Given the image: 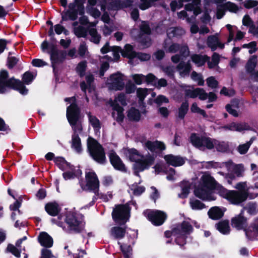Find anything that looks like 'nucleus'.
Listing matches in <instances>:
<instances>
[{"mask_svg": "<svg viewBox=\"0 0 258 258\" xmlns=\"http://www.w3.org/2000/svg\"><path fill=\"white\" fill-rule=\"evenodd\" d=\"M243 48L249 49V53H253L256 51V43L254 41L251 42L248 44H244L242 46Z\"/></svg>", "mask_w": 258, "mask_h": 258, "instance_id": "52", "label": "nucleus"}, {"mask_svg": "<svg viewBox=\"0 0 258 258\" xmlns=\"http://www.w3.org/2000/svg\"><path fill=\"white\" fill-rule=\"evenodd\" d=\"M74 33L78 37H84L86 36V31L83 26H78L74 28Z\"/></svg>", "mask_w": 258, "mask_h": 258, "instance_id": "49", "label": "nucleus"}, {"mask_svg": "<svg viewBox=\"0 0 258 258\" xmlns=\"http://www.w3.org/2000/svg\"><path fill=\"white\" fill-rule=\"evenodd\" d=\"M189 205L194 210H200L205 208V205L203 203L195 198L189 199Z\"/></svg>", "mask_w": 258, "mask_h": 258, "instance_id": "37", "label": "nucleus"}, {"mask_svg": "<svg viewBox=\"0 0 258 258\" xmlns=\"http://www.w3.org/2000/svg\"><path fill=\"white\" fill-rule=\"evenodd\" d=\"M127 117L130 120L138 121L140 119L141 114L138 110L131 108L128 111Z\"/></svg>", "mask_w": 258, "mask_h": 258, "instance_id": "40", "label": "nucleus"}, {"mask_svg": "<svg viewBox=\"0 0 258 258\" xmlns=\"http://www.w3.org/2000/svg\"><path fill=\"white\" fill-rule=\"evenodd\" d=\"M77 18V15L74 13L67 12L62 15V20L66 21L68 19L74 20Z\"/></svg>", "mask_w": 258, "mask_h": 258, "instance_id": "63", "label": "nucleus"}, {"mask_svg": "<svg viewBox=\"0 0 258 258\" xmlns=\"http://www.w3.org/2000/svg\"><path fill=\"white\" fill-rule=\"evenodd\" d=\"M192 230L191 226L187 222H183L182 224L174 229L171 232L166 231L165 234L169 237L171 235L176 237V242L179 245H183L185 243V236L189 234Z\"/></svg>", "mask_w": 258, "mask_h": 258, "instance_id": "8", "label": "nucleus"}, {"mask_svg": "<svg viewBox=\"0 0 258 258\" xmlns=\"http://www.w3.org/2000/svg\"><path fill=\"white\" fill-rule=\"evenodd\" d=\"M65 101L69 102L71 105L67 110V117L74 132V134L80 133L82 130L80 110L76 103L74 97L67 98Z\"/></svg>", "mask_w": 258, "mask_h": 258, "instance_id": "2", "label": "nucleus"}, {"mask_svg": "<svg viewBox=\"0 0 258 258\" xmlns=\"http://www.w3.org/2000/svg\"><path fill=\"white\" fill-rule=\"evenodd\" d=\"M66 55V52L63 51H59L57 50L54 49L52 51L50 54V58L52 61L58 62L62 61Z\"/></svg>", "mask_w": 258, "mask_h": 258, "instance_id": "30", "label": "nucleus"}, {"mask_svg": "<svg viewBox=\"0 0 258 258\" xmlns=\"http://www.w3.org/2000/svg\"><path fill=\"white\" fill-rule=\"evenodd\" d=\"M164 159L167 163L173 166H181L184 163L182 158L171 154L165 156Z\"/></svg>", "mask_w": 258, "mask_h": 258, "instance_id": "23", "label": "nucleus"}, {"mask_svg": "<svg viewBox=\"0 0 258 258\" xmlns=\"http://www.w3.org/2000/svg\"><path fill=\"white\" fill-rule=\"evenodd\" d=\"M235 187L239 191L230 190L227 200L231 204L237 205L246 200L248 188L245 182L238 183Z\"/></svg>", "mask_w": 258, "mask_h": 258, "instance_id": "7", "label": "nucleus"}, {"mask_svg": "<svg viewBox=\"0 0 258 258\" xmlns=\"http://www.w3.org/2000/svg\"><path fill=\"white\" fill-rule=\"evenodd\" d=\"M145 216L156 226L162 225L166 218V214L161 211L147 210L144 212Z\"/></svg>", "mask_w": 258, "mask_h": 258, "instance_id": "14", "label": "nucleus"}, {"mask_svg": "<svg viewBox=\"0 0 258 258\" xmlns=\"http://www.w3.org/2000/svg\"><path fill=\"white\" fill-rule=\"evenodd\" d=\"M9 88H13L22 95L28 93V90L19 80L14 78L8 79L7 71L2 70L0 72V93H4Z\"/></svg>", "mask_w": 258, "mask_h": 258, "instance_id": "3", "label": "nucleus"}, {"mask_svg": "<svg viewBox=\"0 0 258 258\" xmlns=\"http://www.w3.org/2000/svg\"><path fill=\"white\" fill-rule=\"evenodd\" d=\"M200 4V0H194L191 3L185 6V10L188 11H193L194 15L197 16L201 12L199 7Z\"/></svg>", "mask_w": 258, "mask_h": 258, "instance_id": "27", "label": "nucleus"}, {"mask_svg": "<svg viewBox=\"0 0 258 258\" xmlns=\"http://www.w3.org/2000/svg\"><path fill=\"white\" fill-rule=\"evenodd\" d=\"M137 96L141 101H143L148 94L147 89L139 88L137 91Z\"/></svg>", "mask_w": 258, "mask_h": 258, "instance_id": "57", "label": "nucleus"}, {"mask_svg": "<svg viewBox=\"0 0 258 258\" xmlns=\"http://www.w3.org/2000/svg\"><path fill=\"white\" fill-rule=\"evenodd\" d=\"M176 69L173 66H169L163 69V71L169 76H173Z\"/></svg>", "mask_w": 258, "mask_h": 258, "instance_id": "62", "label": "nucleus"}, {"mask_svg": "<svg viewBox=\"0 0 258 258\" xmlns=\"http://www.w3.org/2000/svg\"><path fill=\"white\" fill-rule=\"evenodd\" d=\"M207 84L211 88H216L218 85V81L213 77H210L207 79Z\"/></svg>", "mask_w": 258, "mask_h": 258, "instance_id": "60", "label": "nucleus"}, {"mask_svg": "<svg viewBox=\"0 0 258 258\" xmlns=\"http://www.w3.org/2000/svg\"><path fill=\"white\" fill-rule=\"evenodd\" d=\"M217 229L222 233L226 234L230 232V227L227 221H221L217 224Z\"/></svg>", "mask_w": 258, "mask_h": 258, "instance_id": "38", "label": "nucleus"}, {"mask_svg": "<svg viewBox=\"0 0 258 258\" xmlns=\"http://www.w3.org/2000/svg\"><path fill=\"white\" fill-rule=\"evenodd\" d=\"M38 240L40 244L44 247L49 248L53 245L52 238L45 232L40 233L38 236Z\"/></svg>", "mask_w": 258, "mask_h": 258, "instance_id": "22", "label": "nucleus"}, {"mask_svg": "<svg viewBox=\"0 0 258 258\" xmlns=\"http://www.w3.org/2000/svg\"><path fill=\"white\" fill-rule=\"evenodd\" d=\"M87 64L86 61H82L80 62L76 68L77 72L80 75L83 76L85 71Z\"/></svg>", "mask_w": 258, "mask_h": 258, "instance_id": "54", "label": "nucleus"}, {"mask_svg": "<svg viewBox=\"0 0 258 258\" xmlns=\"http://www.w3.org/2000/svg\"><path fill=\"white\" fill-rule=\"evenodd\" d=\"M215 188L217 193L227 200L230 190H228L218 184L208 173H205L201 178L200 182L194 190L195 196L206 201H214L216 197L212 194V190Z\"/></svg>", "mask_w": 258, "mask_h": 258, "instance_id": "1", "label": "nucleus"}, {"mask_svg": "<svg viewBox=\"0 0 258 258\" xmlns=\"http://www.w3.org/2000/svg\"><path fill=\"white\" fill-rule=\"evenodd\" d=\"M131 77L137 85H141L145 81V76L142 74H134Z\"/></svg>", "mask_w": 258, "mask_h": 258, "instance_id": "50", "label": "nucleus"}, {"mask_svg": "<svg viewBox=\"0 0 258 258\" xmlns=\"http://www.w3.org/2000/svg\"><path fill=\"white\" fill-rule=\"evenodd\" d=\"M109 104L113 109L112 116L118 122L122 121L124 118L123 108L120 106L127 105L125 96L123 93L116 95L114 100H110Z\"/></svg>", "mask_w": 258, "mask_h": 258, "instance_id": "6", "label": "nucleus"}, {"mask_svg": "<svg viewBox=\"0 0 258 258\" xmlns=\"http://www.w3.org/2000/svg\"><path fill=\"white\" fill-rule=\"evenodd\" d=\"M191 59L198 67L203 66L206 61L209 59V57L207 55H201L198 54H194L191 56Z\"/></svg>", "mask_w": 258, "mask_h": 258, "instance_id": "31", "label": "nucleus"}, {"mask_svg": "<svg viewBox=\"0 0 258 258\" xmlns=\"http://www.w3.org/2000/svg\"><path fill=\"white\" fill-rule=\"evenodd\" d=\"M89 34L91 36L90 41L95 44H98L100 42L101 36L97 33L96 29L91 28L89 30Z\"/></svg>", "mask_w": 258, "mask_h": 258, "instance_id": "41", "label": "nucleus"}, {"mask_svg": "<svg viewBox=\"0 0 258 258\" xmlns=\"http://www.w3.org/2000/svg\"><path fill=\"white\" fill-rule=\"evenodd\" d=\"M66 222L70 230L74 231H80L84 226L82 220L72 214L67 215Z\"/></svg>", "mask_w": 258, "mask_h": 258, "instance_id": "15", "label": "nucleus"}, {"mask_svg": "<svg viewBox=\"0 0 258 258\" xmlns=\"http://www.w3.org/2000/svg\"><path fill=\"white\" fill-rule=\"evenodd\" d=\"M224 214V211L218 207L212 208L208 212L209 217L214 220L221 218Z\"/></svg>", "mask_w": 258, "mask_h": 258, "instance_id": "29", "label": "nucleus"}, {"mask_svg": "<svg viewBox=\"0 0 258 258\" xmlns=\"http://www.w3.org/2000/svg\"><path fill=\"white\" fill-rule=\"evenodd\" d=\"M214 147L217 151L220 152H226L229 150V145L228 143L225 142H220L216 140Z\"/></svg>", "mask_w": 258, "mask_h": 258, "instance_id": "36", "label": "nucleus"}, {"mask_svg": "<svg viewBox=\"0 0 258 258\" xmlns=\"http://www.w3.org/2000/svg\"><path fill=\"white\" fill-rule=\"evenodd\" d=\"M190 110L192 112L199 113L203 116H206L205 111L200 108L196 103H194L190 107Z\"/></svg>", "mask_w": 258, "mask_h": 258, "instance_id": "55", "label": "nucleus"}, {"mask_svg": "<svg viewBox=\"0 0 258 258\" xmlns=\"http://www.w3.org/2000/svg\"><path fill=\"white\" fill-rule=\"evenodd\" d=\"M253 139L251 138L250 141L245 144L239 145L237 147V150L240 154H245L249 149L250 145L252 143Z\"/></svg>", "mask_w": 258, "mask_h": 258, "instance_id": "42", "label": "nucleus"}, {"mask_svg": "<svg viewBox=\"0 0 258 258\" xmlns=\"http://www.w3.org/2000/svg\"><path fill=\"white\" fill-rule=\"evenodd\" d=\"M144 146L152 153H157L158 151L165 149L164 144L159 141L151 142L148 141L144 143Z\"/></svg>", "mask_w": 258, "mask_h": 258, "instance_id": "17", "label": "nucleus"}, {"mask_svg": "<svg viewBox=\"0 0 258 258\" xmlns=\"http://www.w3.org/2000/svg\"><path fill=\"white\" fill-rule=\"evenodd\" d=\"M45 210L48 214L53 216L56 215L59 211L58 205L55 203L47 204L45 206Z\"/></svg>", "mask_w": 258, "mask_h": 258, "instance_id": "33", "label": "nucleus"}, {"mask_svg": "<svg viewBox=\"0 0 258 258\" xmlns=\"http://www.w3.org/2000/svg\"><path fill=\"white\" fill-rule=\"evenodd\" d=\"M185 33V31L181 28H170L168 29L167 34L169 38L177 37L183 35Z\"/></svg>", "mask_w": 258, "mask_h": 258, "instance_id": "34", "label": "nucleus"}, {"mask_svg": "<svg viewBox=\"0 0 258 258\" xmlns=\"http://www.w3.org/2000/svg\"><path fill=\"white\" fill-rule=\"evenodd\" d=\"M258 61L257 57L255 55L251 56L245 66L246 72L250 75L252 74L254 71V69Z\"/></svg>", "mask_w": 258, "mask_h": 258, "instance_id": "25", "label": "nucleus"}, {"mask_svg": "<svg viewBox=\"0 0 258 258\" xmlns=\"http://www.w3.org/2000/svg\"><path fill=\"white\" fill-rule=\"evenodd\" d=\"M54 161L58 167L62 170L71 169L70 165L62 157H56L54 159Z\"/></svg>", "mask_w": 258, "mask_h": 258, "instance_id": "35", "label": "nucleus"}, {"mask_svg": "<svg viewBox=\"0 0 258 258\" xmlns=\"http://www.w3.org/2000/svg\"><path fill=\"white\" fill-rule=\"evenodd\" d=\"M220 56L218 53L214 52L212 56V59L210 61V59L207 61L208 62V67L210 69H213L218 66L220 61Z\"/></svg>", "mask_w": 258, "mask_h": 258, "instance_id": "39", "label": "nucleus"}, {"mask_svg": "<svg viewBox=\"0 0 258 258\" xmlns=\"http://www.w3.org/2000/svg\"><path fill=\"white\" fill-rule=\"evenodd\" d=\"M112 218L117 223H124L129 219V209L127 205L116 206L112 212Z\"/></svg>", "mask_w": 258, "mask_h": 258, "instance_id": "13", "label": "nucleus"}, {"mask_svg": "<svg viewBox=\"0 0 258 258\" xmlns=\"http://www.w3.org/2000/svg\"><path fill=\"white\" fill-rule=\"evenodd\" d=\"M126 77L122 74L117 73L111 75L106 82L109 90H122L125 86Z\"/></svg>", "mask_w": 258, "mask_h": 258, "instance_id": "12", "label": "nucleus"}, {"mask_svg": "<svg viewBox=\"0 0 258 258\" xmlns=\"http://www.w3.org/2000/svg\"><path fill=\"white\" fill-rule=\"evenodd\" d=\"M188 109V103L187 101L183 102L179 108L178 117L181 119L183 118Z\"/></svg>", "mask_w": 258, "mask_h": 258, "instance_id": "44", "label": "nucleus"}, {"mask_svg": "<svg viewBox=\"0 0 258 258\" xmlns=\"http://www.w3.org/2000/svg\"><path fill=\"white\" fill-rule=\"evenodd\" d=\"M207 44L212 51H215L218 48L223 49L225 47V43L221 41L217 34L209 36Z\"/></svg>", "mask_w": 258, "mask_h": 258, "instance_id": "16", "label": "nucleus"}, {"mask_svg": "<svg viewBox=\"0 0 258 258\" xmlns=\"http://www.w3.org/2000/svg\"><path fill=\"white\" fill-rule=\"evenodd\" d=\"M72 147L78 153H80L82 151L81 139L78 134H74L72 135Z\"/></svg>", "mask_w": 258, "mask_h": 258, "instance_id": "32", "label": "nucleus"}, {"mask_svg": "<svg viewBox=\"0 0 258 258\" xmlns=\"http://www.w3.org/2000/svg\"><path fill=\"white\" fill-rule=\"evenodd\" d=\"M87 147L90 155L95 161L100 163H103L105 161L104 150L95 140L89 137L87 140Z\"/></svg>", "mask_w": 258, "mask_h": 258, "instance_id": "9", "label": "nucleus"}, {"mask_svg": "<svg viewBox=\"0 0 258 258\" xmlns=\"http://www.w3.org/2000/svg\"><path fill=\"white\" fill-rule=\"evenodd\" d=\"M121 49L118 46H113L111 47V51L112 52V55L113 56V58L111 57H109L108 58V60H113L116 61L120 57L119 52L121 53Z\"/></svg>", "mask_w": 258, "mask_h": 258, "instance_id": "45", "label": "nucleus"}, {"mask_svg": "<svg viewBox=\"0 0 258 258\" xmlns=\"http://www.w3.org/2000/svg\"><path fill=\"white\" fill-rule=\"evenodd\" d=\"M71 170V171H67V172H64L63 173V178L66 179V180H68V179H72V178H73L74 177L77 176L78 175H79V174H81V171L80 170H77V171H76V172H74L73 171V169L72 168V170L70 169Z\"/></svg>", "mask_w": 258, "mask_h": 258, "instance_id": "48", "label": "nucleus"}, {"mask_svg": "<svg viewBox=\"0 0 258 258\" xmlns=\"http://www.w3.org/2000/svg\"><path fill=\"white\" fill-rule=\"evenodd\" d=\"M191 79L196 81L200 86H203L204 84V81L202 76L200 74H198L196 72H193L191 75Z\"/></svg>", "mask_w": 258, "mask_h": 258, "instance_id": "47", "label": "nucleus"}, {"mask_svg": "<svg viewBox=\"0 0 258 258\" xmlns=\"http://www.w3.org/2000/svg\"><path fill=\"white\" fill-rule=\"evenodd\" d=\"M89 120L90 124L93 127L95 131H98L100 128V123L99 120L94 116L90 113L88 114Z\"/></svg>", "mask_w": 258, "mask_h": 258, "instance_id": "43", "label": "nucleus"}, {"mask_svg": "<svg viewBox=\"0 0 258 258\" xmlns=\"http://www.w3.org/2000/svg\"><path fill=\"white\" fill-rule=\"evenodd\" d=\"M34 78L33 75L31 73L27 72L23 75V80L26 84H29L32 81Z\"/></svg>", "mask_w": 258, "mask_h": 258, "instance_id": "53", "label": "nucleus"}, {"mask_svg": "<svg viewBox=\"0 0 258 258\" xmlns=\"http://www.w3.org/2000/svg\"><path fill=\"white\" fill-rule=\"evenodd\" d=\"M155 102L158 105H161L163 103H167L169 102L168 99L164 95H159L154 100Z\"/></svg>", "mask_w": 258, "mask_h": 258, "instance_id": "56", "label": "nucleus"}, {"mask_svg": "<svg viewBox=\"0 0 258 258\" xmlns=\"http://www.w3.org/2000/svg\"><path fill=\"white\" fill-rule=\"evenodd\" d=\"M109 157L112 165L115 169L121 171L125 170L124 165L114 151H111L109 152Z\"/></svg>", "mask_w": 258, "mask_h": 258, "instance_id": "18", "label": "nucleus"}, {"mask_svg": "<svg viewBox=\"0 0 258 258\" xmlns=\"http://www.w3.org/2000/svg\"><path fill=\"white\" fill-rule=\"evenodd\" d=\"M190 141L194 146L204 150L206 149L210 150L214 148L216 140L206 137H200L192 134L190 137Z\"/></svg>", "mask_w": 258, "mask_h": 258, "instance_id": "11", "label": "nucleus"}, {"mask_svg": "<svg viewBox=\"0 0 258 258\" xmlns=\"http://www.w3.org/2000/svg\"><path fill=\"white\" fill-rule=\"evenodd\" d=\"M54 28L55 32L58 35H59L62 33H63L65 35L68 34V31L66 30L64 27L60 24L55 25L54 26Z\"/></svg>", "mask_w": 258, "mask_h": 258, "instance_id": "58", "label": "nucleus"}, {"mask_svg": "<svg viewBox=\"0 0 258 258\" xmlns=\"http://www.w3.org/2000/svg\"><path fill=\"white\" fill-rule=\"evenodd\" d=\"M86 182L80 183L81 188L85 190L92 191L95 194L99 196V181L96 173L93 171L86 172Z\"/></svg>", "mask_w": 258, "mask_h": 258, "instance_id": "10", "label": "nucleus"}, {"mask_svg": "<svg viewBox=\"0 0 258 258\" xmlns=\"http://www.w3.org/2000/svg\"><path fill=\"white\" fill-rule=\"evenodd\" d=\"M110 235L115 239L123 237L125 233V229L120 227H113L110 229Z\"/></svg>", "mask_w": 258, "mask_h": 258, "instance_id": "28", "label": "nucleus"}, {"mask_svg": "<svg viewBox=\"0 0 258 258\" xmlns=\"http://www.w3.org/2000/svg\"><path fill=\"white\" fill-rule=\"evenodd\" d=\"M121 54L123 57L130 59L136 58L137 56V53L134 51L133 46L130 44L125 45L124 49L121 50Z\"/></svg>", "mask_w": 258, "mask_h": 258, "instance_id": "26", "label": "nucleus"}, {"mask_svg": "<svg viewBox=\"0 0 258 258\" xmlns=\"http://www.w3.org/2000/svg\"><path fill=\"white\" fill-rule=\"evenodd\" d=\"M224 8L228 11L236 13L238 10V7L234 4L231 2H227L224 5Z\"/></svg>", "mask_w": 258, "mask_h": 258, "instance_id": "51", "label": "nucleus"}, {"mask_svg": "<svg viewBox=\"0 0 258 258\" xmlns=\"http://www.w3.org/2000/svg\"><path fill=\"white\" fill-rule=\"evenodd\" d=\"M223 128L225 130L240 132L243 131L248 130L249 126L247 123L244 122H231L229 124L225 125Z\"/></svg>", "mask_w": 258, "mask_h": 258, "instance_id": "19", "label": "nucleus"}, {"mask_svg": "<svg viewBox=\"0 0 258 258\" xmlns=\"http://www.w3.org/2000/svg\"><path fill=\"white\" fill-rule=\"evenodd\" d=\"M231 225L237 229L243 228L246 225V219L243 216V211L239 215L233 217L231 219Z\"/></svg>", "mask_w": 258, "mask_h": 258, "instance_id": "21", "label": "nucleus"}, {"mask_svg": "<svg viewBox=\"0 0 258 258\" xmlns=\"http://www.w3.org/2000/svg\"><path fill=\"white\" fill-rule=\"evenodd\" d=\"M177 71L182 77H184L189 74L191 70V66L189 61L185 62L184 61L180 62L176 67Z\"/></svg>", "mask_w": 258, "mask_h": 258, "instance_id": "24", "label": "nucleus"}, {"mask_svg": "<svg viewBox=\"0 0 258 258\" xmlns=\"http://www.w3.org/2000/svg\"><path fill=\"white\" fill-rule=\"evenodd\" d=\"M7 249L9 251L13 253L16 257H19L20 256V251L13 245H8L7 247Z\"/></svg>", "mask_w": 258, "mask_h": 258, "instance_id": "61", "label": "nucleus"}, {"mask_svg": "<svg viewBox=\"0 0 258 258\" xmlns=\"http://www.w3.org/2000/svg\"><path fill=\"white\" fill-rule=\"evenodd\" d=\"M164 47L167 52L174 53L178 51L179 52V54H175L171 57V60L174 63H178L181 60L189 55L190 51L188 46L186 44L182 45L177 43L168 44L166 40Z\"/></svg>", "mask_w": 258, "mask_h": 258, "instance_id": "5", "label": "nucleus"}, {"mask_svg": "<svg viewBox=\"0 0 258 258\" xmlns=\"http://www.w3.org/2000/svg\"><path fill=\"white\" fill-rule=\"evenodd\" d=\"M189 183L186 182L184 185L182 186V191L180 194H178V197L181 199H184L186 198L189 193Z\"/></svg>", "mask_w": 258, "mask_h": 258, "instance_id": "46", "label": "nucleus"}, {"mask_svg": "<svg viewBox=\"0 0 258 258\" xmlns=\"http://www.w3.org/2000/svg\"><path fill=\"white\" fill-rule=\"evenodd\" d=\"M224 165L229 171H233L234 173L238 177L242 175L244 169L241 165H234L231 161H228L224 163Z\"/></svg>", "mask_w": 258, "mask_h": 258, "instance_id": "20", "label": "nucleus"}, {"mask_svg": "<svg viewBox=\"0 0 258 258\" xmlns=\"http://www.w3.org/2000/svg\"><path fill=\"white\" fill-rule=\"evenodd\" d=\"M128 156L131 161L136 162L135 168L138 171H143L148 168L153 164L155 160L154 155L144 157L135 149L128 150Z\"/></svg>", "mask_w": 258, "mask_h": 258, "instance_id": "4", "label": "nucleus"}, {"mask_svg": "<svg viewBox=\"0 0 258 258\" xmlns=\"http://www.w3.org/2000/svg\"><path fill=\"white\" fill-rule=\"evenodd\" d=\"M244 209H246L247 212L251 215L255 214L257 211L256 206L254 203H249Z\"/></svg>", "mask_w": 258, "mask_h": 258, "instance_id": "59", "label": "nucleus"}, {"mask_svg": "<svg viewBox=\"0 0 258 258\" xmlns=\"http://www.w3.org/2000/svg\"><path fill=\"white\" fill-rule=\"evenodd\" d=\"M141 31L145 34H149L150 33V29L148 23L147 22H142L140 25Z\"/></svg>", "mask_w": 258, "mask_h": 258, "instance_id": "64", "label": "nucleus"}]
</instances>
